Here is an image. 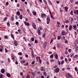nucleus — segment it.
Wrapping results in <instances>:
<instances>
[{
	"mask_svg": "<svg viewBox=\"0 0 78 78\" xmlns=\"http://www.w3.org/2000/svg\"><path fill=\"white\" fill-rule=\"evenodd\" d=\"M54 71L55 73H58L59 72V68H57L54 69Z\"/></svg>",
	"mask_w": 78,
	"mask_h": 78,
	"instance_id": "f257e3e1",
	"label": "nucleus"
},
{
	"mask_svg": "<svg viewBox=\"0 0 78 78\" xmlns=\"http://www.w3.org/2000/svg\"><path fill=\"white\" fill-rule=\"evenodd\" d=\"M47 24H49L50 22V19L48 17L47 18Z\"/></svg>",
	"mask_w": 78,
	"mask_h": 78,
	"instance_id": "f03ea898",
	"label": "nucleus"
},
{
	"mask_svg": "<svg viewBox=\"0 0 78 78\" xmlns=\"http://www.w3.org/2000/svg\"><path fill=\"white\" fill-rule=\"evenodd\" d=\"M32 27H33L34 29H35V30L36 29V24H35L34 23H32Z\"/></svg>",
	"mask_w": 78,
	"mask_h": 78,
	"instance_id": "7ed1b4c3",
	"label": "nucleus"
},
{
	"mask_svg": "<svg viewBox=\"0 0 78 78\" xmlns=\"http://www.w3.org/2000/svg\"><path fill=\"white\" fill-rule=\"evenodd\" d=\"M75 51H76V52H77V51H78V46H77V45H75Z\"/></svg>",
	"mask_w": 78,
	"mask_h": 78,
	"instance_id": "20e7f679",
	"label": "nucleus"
},
{
	"mask_svg": "<svg viewBox=\"0 0 78 78\" xmlns=\"http://www.w3.org/2000/svg\"><path fill=\"white\" fill-rule=\"evenodd\" d=\"M67 34V33H66V32H64V31H62V34L63 36H66Z\"/></svg>",
	"mask_w": 78,
	"mask_h": 78,
	"instance_id": "39448f33",
	"label": "nucleus"
},
{
	"mask_svg": "<svg viewBox=\"0 0 78 78\" xmlns=\"http://www.w3.org/2000/svg\"><path fill=\"white\" fill-rule=\"evenodd\" d=\"M47 43L46 42H45L44 43V45L43 46V48H45L46 47H47Z\"/></svg>",
	"mask_w": 78,
	"mask_h": 78,
	"instance_id": "423d86ee",
	"label": "nucleus"
},
{
	"mask_svg": "<svg viewBox=\"0 0 78 78\" xmlns=\"http://www.w3.org/2000/svg\"><path fill=\"white\" fill-rule=\"evenodd\" d=\"M11 57L12 59V60H13V61H14V60H15V57L14 56V55H12Z\"/></svg>",
	"mask_w": 78,
	"mask_h": 78,
	"instance_id": "0eeeda50",
	"label": "nucleus"
},
{
	"mask_svg": "<svg viewBox=\"0 0 78 78\" xmlns=\"http://www.w3.org/2000/svg\"><path fill=\"white\" fill-rule=\"evenodd\" d=\"M74 14H77L78 15V10H76L74 11Z\"/></svg>",
	"mask_w": 78,
	"mask_h": 78,
	"instance_id": "6e6552de",
	"label": "nucleus"
},
{
	"mask_svg": "<svg viewBox=\"0 0 78 78\" xmlns=\"http://www.w3.org/2000/svg\"><path fill=\"white\" fill-rule=\"evenodd\" d=\"M16 14L18 16H19L20 15V12H19V11H18L17 12Z\"/></svg>",
	"mask_w": 78,
	"mask_h": 78,
	"instance_id": "1a4fd4ad",
	"label": "nucleus"
},
{
	"mask_svg": "<svg viewBox=\"0 0 78 78\" xmlns=\"http://www.w3.org/2000/svg\"><path fill=\"white\" fill-rule=\"evenodd\" d=\"M24 23L25 24V25H27V26H29V25H30V24L29 23H27L26 21H25L24 22Z\"/></svg>",
	"mask_w": 78,
	"mask_h": 78,
	"instance_id": "9d476101",
	"label": "nucleus"
},
{
	"mask_svg": "<svg viewBox=\"0 0 78 78\" xmlns=\"http://www.w3.org/2000/svg\"><path fill=\"white\" fill-rule=\"evenodd\" d=\"M5 72V70L4 69H2L1 70V72L2 73H4Z\"/></svg>",
	"mask_w": 78,
	"mask_h": 78,
	"instance_id": "9b49d317",
	"label": "nucleus"
},
{
	"mask_svg": "<svg viewBox=\"0 0 78 78\" xmlns=\"http://www.w3.org/2000/svg\"><path fill=\"white\" fill-rule=\"evenodd\" d=\"M73 29L75 31H76V26L75 25H74L73 26Z\"/></svg>",
	"mask_w": 78,
	"mask_h": 78,
	"instance_id": "f8f14e48",
	"label": "nucleus"
},
{
	"mask_svg": "<svg viewBox=\"0 0 78 78\" xmlns=\"http://www.w3.org/2000/svg\"><path fill=\"white\" fill-rule=\"evenodd\" d=\"M37 33L39 35H41V31L40 30L38 29L37 30Z\"/></svg>",
	"mask_w": 78,
	"mask_h": 78,
	"instance_id": "ddd939ff",
	"label": "nucleus"
},
{
	"mask_svg": "<svg viewBox=\"0 0 78 78\" xmlns=\"http://www.w3.org/2000/svg\"><path fill=\"white\" fill-rule=\"evenodd\" d=\"M50 58H51V59H53V58H54V55H53V54H51L50 55Z\"/></svg>",
	"mask_w": 78,
	"mask_h": 78,
	"instance_id": "4468645a",
	"label": "nucleus"
},
{
	"mask_svg": "<svg viewBox=\"0 0 78 78\" xmlns=\"http://www.w3.org/2000/svg\"><path fill=\"white\" fill-rule=\"evenodd\" d=\"M72 29V25H69V30H70Z\"/></svg>",
	"mask_w": 78,
	"mask_h": 78,
	"instance_id": "2eb2a0df",
	"label": "nucleus"
},
{
	"mask_svg": "<svg viewBox=\"0 0 78 78\" xmlns=\"http://www.w3.org/2000/svg\"><path fill=\"white\" fill-rule=\"evenodd\" d=\"M14 43L15 46H17V41H14Z\"/></svg>",
	"mask_w": 78,
	"mask_h": 78,
	"instance_id": "dca6fc26",
	"label": "nucleus"
},
{
	"mask_svg": "<svg viewBox=\"0 0 78 78\" xmlns=\"http://www.w3.org/2000/svg\"><path fill=\"white\" fill-rule=\"evenodd\" d=\"M46 15L45 14H42L41 15V16L42 17H45Z\"/></svg>",
	"mask_w": 78,
	"mask_h": 78,
	"instance_id": "f3484780",
	"label": "nucleus"
},
{
	"mask_svg": "<svg viewBox=\"0 0 78 78\" xmlns=\"http://www.w3.org/2000/svg\"><path fill=\"white\" fill-rule=\"evenodd\" d=\"M65 10L66 12H67V10H68V7H67V6L65 7Z\"/></svg>",
	"mask_w": 78,
	"mask_h": 78,
	"instance_id": "a211bd4d",
	"label": "nucleus"
},
{
	"mask_svg": "<svg viewBox=\"0 0 78 78\" xmlns=\"http://www.w3.org/2000/svg\"><path fill=\"white\" fill-rule=\"evenodd\" d=\"M25 62V61L22 60L21 61V63L22 64H24Z\"/></svg>",
	"mask_w": 78,
	"mask_h": 78,
	"instance_id": "6ab92c4d",
	"label": "nucleus"
},
{
	"mask_svg": "<svg viewBox=\"0 0 78 78\" xmlns=\"http://www.w3.org/2000/svg\"><path fill=\"white\" fill-rule=\"evenodd\" d=\"M6 75L8 77H10L11 76V74H10L9 73H7L6 74Z\"/></svg>",
	"mask_w": 78,
	"mask_h": 78,
	"instance_id": "aec40b11",
	"label": "nucleus"
},
{
	"mask_svg": "<svg viewBox=\"0 0 78 78\" xmlns=\"http://www.w3.org/2000/svg\"><path fill=\"white\" fill-rule=\"evenodd\" d=\"M67 75H68L69 77H70V78H72V76L70 75V74L69 73H67Z\"/></svg>",
	"mask_w": 78,
	"mask_h": 78,
	"instance_id": "412c9836",
	"label": "nucleus"
},
{
	"mask_svg": "<svg viewBox=\"0 0 78 78\" xmlns=\"http://www.w3.org/2000/svg\"><path fill=\"white\" fill-rule=\"evenodd\" d=\"M20 19L22 20V19L23 17H22V15H20L19 16Z\"/></svg>",
	"mask_w": 78,
	"mask_h": 78,
	"instance_id": "4be33fe9",
	"label": "nucleus"
},
{
	"mask_svg": "<svg viewBox=\"0 0 78 78\" xmlns=\"http://www.w3.org/2000/svg\"><path fill=\"white\" fill-rule=\"evenodd\" d=\"M11 20H12V21H14V18L12 16L11 18Z\"/></svg>",
	"mask_w": 78,
	"mask_h": 78,
	"instance_id": "5701e85b",
	"label": "nucleus"
},
{
	"mask_svg": "<svg viewBox=\"0 0 78 78\" xmlns=\"http://www.w3.org/2000/svg\"><path fill=\"white\" fill-rule=\"evenodd\" d=\"M55 58L57 59H58V54H56L55 55Z\"/></svg>",
	"mask_w": 78,
	"mask_h": 78,
	"instance_id": "b1692460",
	"label": "nucleus"
},
{
	"mask_svg": "<svg viewBox=\"0 0 78 78\" xmlns=\"http://www.w3.org/2000/svg\"><path fill=\"white\" fill-rule=\"evenodd\" d=\"M54 61H55V60L53 59H50V62H54Z\"/></svg>",
	"mask_w": 78,
	"mask_h": 78,
	"instance_id": "393cba45",
	"label": "nucleus"
},
{
	"mask_svg": "<svg viewBox=\"0 0 78 78\" xmlns=\"http://www.w3.org/2000/svg\"><path fill=\"white\" fill-rule=\"evenodd\" d=\"M38 58L39 59V62L40 63H42V60H41L40 57H38Z\"/></svg>",
	"mask_w": 78,
	"mask_h": 78,
	"instance_id": "a878e982",
	"label": "nucleus"
},
{
	"mask_svg": "<svg viewBox=\"0 0 78 78\" xmlns=\"http://www.w3.org/2000/svg\"><path fill=\"white\" fill-rule=\"evenodd\" d=\"M31 55L32 56V57H34V52H33V51H32Z\"/></svg>",
	"mask_w": 78,
	"mask_h": 78,
	"instance_id": "bb28decb",
	"label": "nucleus"
},
{
	"mask_svg": "<svg viewBox=\"0 0 78 78\" xmlns=\"http://www.w3.org/2000/svg\"><path fill=\"white\" fill-rule=\"evenodd\" d=\"M78 57V55H76L75 56H74V58H76Z\"/></svg>",
	"mask_w": 78,
	"mask_h": 78,
	"instance_id": "cd10ccee",
	"label": "nucleus"
},
{
	"mask_svg": "<svg viewBox=\"0 0 78 78\" xmlns=\"http://www.w3.org/2000/svg\"><path fill=\"white\" fill-rule=\"evenodd\" d=\"M11 37L13 39H14V35H13L12 34H11Z\"/></svg>",
	"mask_w": 78,
	"mask_h": 78,
	"instance_id": "c85d7f7f",
	"label": "nucleus"
},
{
	"mask_svg": "<svg viewBox=\"0 0 78 78\" xmlns=\"http://www.w3.org/2000/svg\"><path fill=\"white\" fill-rule=\"evenodd\" d=\"M70 14L71 15H73V10H71L70 12Z\"/></svg>",
	"mask_w": 78,
	"mask_h": 78,
	"instance_id": "c756f323",
	"label": "nucleus"
},
{
	"mask_svg": "<svg viewBox=\"0 0 78 78\" xmlns=\"http://www.w3.org/2000/svg\"><path fill=\"white\" fill-rule=\"evenodd\" d=\"M26 78H30V76L29 75H27L26 76Z\"/></svg>",
	"mask_w": 78,
	"mask_h": 78,
	"instance_id": "7c9ffc66",
	"label": "nucleus"
},
{
	"mask_svg": "<svg viewBox=\"0 0 78 78\" xmlns=\"http://www.w3.org/2000/svg\"><path fill=\"white\" fill-rule=\"evenodd\" d=\"M47 74V73H46V72H44L43 73V75H44V76H46Z\"/></svg>",
	"mask_w": 78,
	"mask_h": 78,
	"instance_id": "2f4dec72",
	"label": "nucleus"
},
{
	"mask_svg": "<svg viewBox=\"0 0 78 78\" xmlns=\"http://www.w3.org/2000/svg\"><path fill=\"white\" fill-rule=\"evenodd\" d=\"M31 41H32V42H34V38L33 37H32Z\"/></svg>",
	"mask_w": 78,
	"mask_h": 78,
	"instance_id": "473e14b6",
	"label": "nucleus"
},
{
	"mask_svg": "<svg viewBox=\"0 0 78 78\" xmlns=\"http://www.w3.org/2000/svg\"><path fill=\"white\" fill-rule=\"evenodd\" d=\"M53 68L54 69H56L57 68H58V66H57V65H55L53 67Z\"/></svg>",
	"mask_w": 78,
	"mask_h": 78,
	"instance_id": "72a5a7b5",
	"label": "nucleus"
},
{
	"mask_svg": "<svg viewBox=\"0 0 78 78\" xmlns=\"http://www.w3.org/2000/svg\"><path fill=\"white\" fill-rule=\"evenodd\" d=\"M33 14L34 16H36V14H37L36 12H33Z\"/></svg>",
	"mask_w": 78,
	"mask_h": 78,
	"instance_id": "f704fd0d",
	"label": "nucleus"
},
{
	"mask_svg": "<svg viewBox=\"0 0 78 78\" xmlns=\"http://www.w3.org/2000/svg\"><path fill=\"white\" fill-rule=\"evenodd\" d=\"M5 39H8V36L7 35H6L4 37Z\"/></svg>",
	"mask_w": 78,
	"mask_h": 78,
	"instance_id": "c9c22d12",
	"label": "nucleus"
},
{
	"mask_svg": "<svg viewBox=\"0 0 78 78\" xmlns=\"http://www.w3.org/2000/svg\"><path fill=\"white\" fill-rule=\"evenodd\" d=\"M18 55H20V56H22V53L21 52H19L18 53Z\"/></svg>",
	"mask_w": 78,
	"mask_h": 78,
	"instance_id": "e433bc0d",
	"label": "nucleus"
},
{
	"mask_svg": "<svg viewBox=\"0 0 78 78\" xmlns=\"http://www.w3.org/2000/svg\"><path fill=\"white\" fill-rule=\"evenodd\" d=\"M50 16L51 19H55L54 17H53V16H52V15H50Z\"/></svg>",
	"mask_w": 78,
	"mask_h": 78,
	"instance_id": "4c0bfd02",
	"label": "nucleus"
},
{
	"mask_svg": "<svg viewBox=\"0 0 78 78\" xmlns=\"http://www.w3.org/2000/svg\"><path fill=\"white\" fill-rule=\"evenodd\" d=\"M65 60L66 62L67 63L68 61V60H67V58H65Z\"/></svg>",
	"mask_w": 78,
	"mask_h": 78,
	"instance_id": "58836bf2",
	"label": "nucleus"
},
{
	"mask_svg": "<svg viewBox=\"0 0 78 78\" xmlns=\"http://www.w3.org/2000/svg\"><path fill=\"white\" fill-rule=\"evenodd\" d=\"M18 32H19V33L21 34V30L20 29H18Z\"/></svg>",
	"mask_w": 78,
	"mask_h": 78,
	"instance_id": "ea45409f",
	"label": "nucleus"
},
{
	"mask_svg": "<svg viewBox=\"0 0 78 78\" xmlns=\"http://www.w3.org/2000/svg\"><path fill=\"white\" fill-rule=\"evenodd\" d=\"M64 62V60H62L61 62V64H62V65L63 64Z\"/></svg>",
	"mask_w": 78,
	"mask_h": 78,
	"instance_id": "a19ab883",
	"label": "nucleus"
},
{
	"mask_svg": "<svg viewBox=\"0 0 78 78\" xmlns=\"http://www.w3.org/2000/svg\"><path fill=\"white\" fill-rule=\"evenodd\" d=\"M7 60L9 62H10L11 61H10V58H8Z\"/></svg>",
	"mask_w": 78,
	"mask_h": 78,
	"instance_id": "79ce46f5",
	"label": "nucleus"
},
{
	"mask_svg": "<svg viewBox=\"0 0 78 78\" xmlns=\"http://www.w3.org/2000/svg\"><path fill=\"white\" fill-rule=\"evenodd\" d=\"M35 44H37L38 43V42L37 41V40H35Z\"/></svg>",
	"mask_w": 78,
	"mask_h": 78,
	"instance_id": "37998d69",
	"label": "nucleus"
},
{
	"mask_svg": "<svg viewBox=\"0 0 78 78\" xmlns=\"http://www.w3.org/2000/svg\"><path fill=\"white\" fill-rule=\"evenodd\" d=\"M8 5H9V2H7L5 3V5L6 6H8Z\"/></svg>",
	"mask_w": 78,
	"mask_h": 78,
	"instance_id": "c03bdc74",
	"label": "nucleus"
},
{
	"mask_svg": "<svg viewBox=\"0 0 78 78\" xmlns=\"http://www.w3.org/2000/svg\"><path fill=\"white\" fill-rule=\"evenodd\" d=\"M65 22L66 23H69V20H66V21H65Z\"/></svg>",
	"mask_w": 78,
	"mask_h": 78,
	"instance_id": "a18cd8bd",
	"label": "nucleus"
},
{
	"mask_svg": "<svg viewBox=\"0 0 78 78\" xmlns=\"http://www.w3.org/2000/svg\"><path fill=\"white\" fill-rule=\"evenodd\" d=\"M5 52H6V53H8V49H7L6 48H5Z\"/></svg>",
	"mask_w": 78,
	"mask_h": 78,
	"instance_id": "49530a36",
	"label": "nucleus"
},
{
	"mask_svg": "<svg viewBox=\"0 0 78 78\" xmlns=\"http://www.w3.org/2000/svg\"><path fill=\"white\" fill-rule=\"evenodd\" d=\"M0 78H3V75L2 74L0 75Z\"/></svg>",
	"mask_w": 78,
	"mask_h": 78,
	"instance_id": "de8ad7c7",
	"label": "nucleus"
},
{
	"mask_svg": "<svg viewBox=\"0 0 78 78\" xmlns=\"http://www.w3.org/2000/svg\"><path fill=\"white\" fill-rule=\"evenodd\" d=\"M7 20V18L5 17L4 19V21H6Z\"/></svg>",
	"mask_w": 78,
	"mask_h": 78,
	"instance_id": "09e8293b",
	"label": "nucleus"
},
{
	"mask_svg": "<svg viewBox=\"0 0 78 78\" xmlns=\"http://www.w3.org/2000/svg\"><path fill=\"white\" fill-rule=\"evenodd\" d=\"M72 51V50H71V49H69L68 50V51L70 53V52H71V51Z\"/></svg>",
	"mask_w": 78,
	"mask_h": 78,
	"instance_id": "8fccbe9b",
	"label": "nucleus"
},
{
	"mask_svg": "<svg viewBox=\"0 0 78 78\" xmlns=\"http://www.w3.org/2000/svg\"><path fill=\"white\" fill-rule=\"evenodd\" d=\"M15 19L16 20H17V19H18V17H17V15H16L15 16Z\"/></svg>",
	"mask_w": 78,
	"mask_h": 78,
	"instance_id": "3c124183",
	"label": "nucleus"
},
{
	"mask_svg": "<svg viewBox=\"0 0 78 78\" xmlns=\"http://www.w3.org/2000/svg\"><path fill=\"white\" fill-rule=\"evenodd\" d=\"M53 39H51L50 43H51L53 42Z\"/></svg>",
	"mask_w": 78,
	"mask_h": 78,
	"instance_id": "603ef678",
	"label": "nucleus"
},
{
	"mask_svg": "<svg viewBox=\"0 0 78 78\" xmlns=\"http://www.w3.org/2000/svg\"><path fill=\"white\" fill-rule=\"evenodd\" d=\"M19 22H16V25H19Z\"/></svg>",
	"mask_w": 78,
	"mask_h": 78,
	"instance_id": "864d4df0",
	"label": "nucleus"
},
{
	"mask_svg": "<svg viewBox=\"0 0 78 78\" xmlns=\"http://www.w3.org/2000/svg\"><path fill=\"white\" fill-rule=\"evenodd\" d=\"M19 11H20V12H23V11L21 9H19Z\"/></svg>",
	"mask_w": 78,
	"mask_h": 78,
	"instance_id": "5fc2aeb1",
	"label": "nucleus"
},
{
	"mask_svg": "<svg viewBox=\"0 0 78 78\" xmlns=\"http://www.w3.org/2000/svg\"><path fill=\"white\" fill-rule=\"evenodd\" d=\"M28 63L27 62V63L26 64H24V66H28Z\"/></svg>",
	"mask_w": 78,
	"mask_h": 78,
	"instance_id": "6e6d98bb",
	"label": "nucleus"
},
{
	"mask_svg": "<svg viewBox=\"0 0 78 78\" xmlns=\"http://www.w3.org/2000/svg\"><path fill=\"white\" fill-rule=\"evenodd\" d=\"M48 2L49 3L50 5H51V1H50V0H48Z\"/></svg>",
	"mask_w": 78,
	"mask_h": 78,
	"instance_id": "4d7b16f0",
	"label": "nucleus"
},
{
	"mask_svg": "<svg viewBox=\"0 0 78 78\" xmlns=\"http://www.w3.org/2000/svg\"><path fill=\"white\" fill-rule=\"evenodd\" d=\"M58 40H60V36H58L57 38Z\"/></svg>",
	"mask_w": 78,
	"mask_h": 78,
	"instance_id": "13d9d810",
	"label": "nucleus"
},
{
	"mask_svg": "<svg viewBox=\"0 0 78 78\" xmlns=\"http://www.w3.org/2000/svg\"><path fill=\"white\" fill-rule=\"evenodd\" d=\"M71 22L73 21V17H71Z\"/></svg>",
	"mask_w": 78,
	"mask_h": 78,
	"instance_id": "bf43d9fd",
	"label": "nucleus"
},
{
	"mask_svg": "<svg viewBox=\"0 0 78 78\" xmlns=\"http://www.w3.org/2000/svg\"><path fill=\"white\" fill-rule=\"evenodd\" d=\"M39 28L41 30H42V27L41 26L39 27Z\"/></svg>",
	"mask_w": 78,
	"mask_h": 78,
	"instance_id": "052dcab7",
	"label": "nucleus"
},
{
	"mask_svg": "<svg viewBox=\"0 0 78 78\" xmlns=\"http://www.w3.org/2000/svg\"><path fill=\"white\" fill-rule=\"evenodd\" d=\"M78 69V68H76V67H75V70H76V71H77V70Z\"/></svg>",
	"mask_w": 78,
	"mask_h": 78,
	"instance_id": "680f3d73",
	"label": "nucleus"
},
{
	"mask_svg": "<svg viewBox=\"0 0 78 78\" xmlns=\"http://www.w3.org/2000/svg\"><path fill=\"white\" fill-rule=\"evenodd\" d=\"M42 36L43 37H45V34H44Z\"/></svg>",
	"mask_w": 78,
	"mask_h": 78,
	"instance_id": "e2e57ef3",
	"label": "nucleus"
},
{
	"mask_svg": "<svg viewBox=\"0 0 78 78\" xmlns=\"http://www.w3.org/2000/svg\"><path fill=\"white\" fill-rule=\"evenodd\" d=\"M32 75H33V76H35V74H34V73H33V72H32Z\"/></svg>",
	"mask_w": 78,
	"mask_h": 78,
	"instance_id": "0e129e2a",
	"label": "nucleus"
},
{
	"mask_svg": "<svg viewBox=\"0 0 78 78\" xmlns=\"http://www.w3.org/2000/svg\"><path fill=\"white\" fill-rule=\"evenodd\" d=\"M10 24H9V22H7V25H8V26H9V25H10Z\"/></svg>",
	"mask_w": 78,
	"mask_h": 78,
	"instance_id": "69168bd1",
	"label": "nucleus"
},
{
	"mask_svg": "<svg viewBox=\"0 0 78 78\" xmlns=\"http://www.w3.org/2000/svg\"><path fill=\"white\" fill-rule=\"evenodd\" d=\"M48 54H52V52H51V51H49L48 52Z\"/></svg>",
	"mask_w": 78,
	"mask_h": 78,
	"instance_id": "338daca9",
	"label": "nucleus"
},
{
	"mask_svg": "<svg viewBox=\"0 0 78 78\" xmlns=\"http://www.w3.org/2000/svg\"><path fill=\"white\" fill-rule=\"evenodd\" d=\"M41 78H45V77H44V76H41Z\"/></svg>",
	"mask_w": 78,
	"mask_h": 78,
	"instance_id": "774afa93",
	"label": "nucleus"
}]
</instances>
